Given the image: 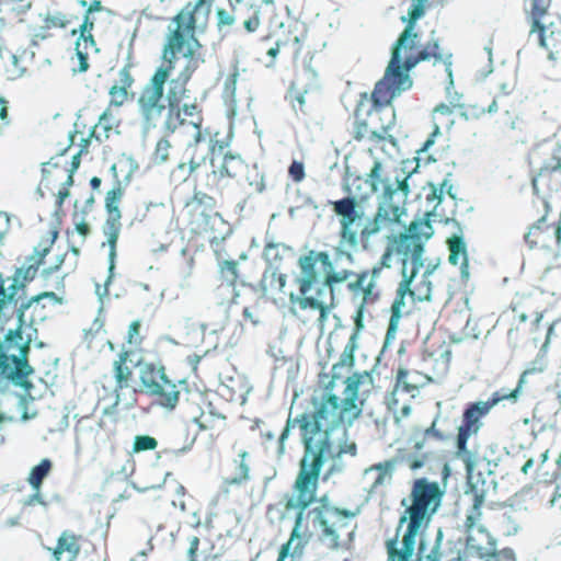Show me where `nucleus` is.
Returning a JSON list of instances; mask_svg holds the SVG:
<instances>
[{"label": "nucleus", "instance_id": "f257e3e1", "mask_svg": "<svg viewBox=\"0 0 561 561\" xmlns=\"http://www.w3.org/2000/svg\"><path fill=\"white\" fill-rule=\"evenodd\" d=\"M355 181L368 183L371 192L377 193V208L371 219L362 227L366 196L347 195L330 201L329 205L339 219V245L334 248L333 256L328 251L310 250L298 259L300 275L296 283L299 295L296 298L290 295V301L301 310L318 312L321 327L335 307V288L345 283L352 298L358 301L357 325H360L362 311L376 304L381 295L377 272L340 268L339 262L345 260L353 264L352 251L359 245L367 249L373 236L383 229L393 230L403 225L402 218L407 215V201L411 192L408 178L391 181L389 176H383L381 161L375 159L366 179L357 176Z\"/></svg>", "mask_w": 561, "mask_h": 561}, {"label": "nucleus", "instance_id": "f03ea898", "mask_svg": "<svg viewBox=\"0 0 561 561\" xmlns=\"http://www.w3.org/2000/svg\"><path fill=\"white\" fill-rule=\"evenodd\" d=\"M359 374H353L345 379L344 398L325 392L321 398L312 397L311 412H304L291 417L289 414L286 425L278 438V451L285 450V440L290 428L298 427L304 454L299 461V470L293 484V495L286 500L287 511H297L295 524L288 543L298 540L294 550L301 552L307 545L302 540V523L305 511L316 501L321 469L325 461L334 455L333 432L344 422L356 420L362 409L358 404V391L362 382Z\"/></svg>", "mask_w": 561, "mask_h": 561}, {"label": "nucleus", "instance_id": "7ed1b4c3", "mask_svg": "<svg viewBox=\"0 0 561 561\" xmlns=\"http://www.w3.org/2000/svg\"><path fill=\"white\" fill-rule=\"evenodd\" d=\"M203 45L198 39H184L178 32L167 35L161 51V64L144 85L137 104L139 113L148 126L156 127L164 117L167 135L181 128L192 129V140L187 149L188 174L195 172L205 161V156H196L199 142L204 139L202 129L203 107L197 99L188 100V82L196 70L205 62Z\"/></svg>", "mask_w": 561, "mask_h": 561}, {"label": "nucleus", "instance_id": "20e7f679", "mask_svg": "<svg viewBox=\"0 0 561 561\" xmlns=\"http://www.w3.org/2000/svg\"><path fill=\"white\" fill-rule=\"evenodd\" d=\"M443 491L437 482L416 479L412 485L411 504L399 518L396 536L386 541L387 561H410L416 539L427 528L440 505Z\"/></svg>", "mask_w": 561, "mask_h": 561}, {"label": "nucleus", "instance_id": "39448f33", "mask_svg": "<svg viewBox=\"0 0 561 561\" xmlns=\"http://www.w3.org/2000/svg\"><path fill=\"white\" fill-rule=\"evenodd\" d=\"M450 55L444 54L438 38H431L426 43L421 42L417 32H411V27H404L391 49V58L383 77L378 81V91L381 89L393 90L400 95L411 89L413 81L409 71L423 61L433 60L434 65H450Z\"/></svg>", "mask_w": 561, "mask_h": 561}, {"label": "nucleus", "instance_id": "423d86ee", "mask_svg": "<svg viewBox=\"0 0 561 561\" xmlns=\"http://www.w3.org/2000/svg\"><path fill=\"white\" fill-rule=\"evenodd\" d=\"M378 91V82L375 84L370 94L364 92L359 94V99L353 113V125L351 130L352 139L356 142L369 141L374 147H369L368 151L373 153L374 148L385 150L387 144L397 145V139L389 134L390 124L381 125L379 128H373L368 123V118L374 114H380L391 104L394 98L399 96L393 90Z\"/></svg>", "mask_w": 561, "mask_h": 561}, {"label": "nucleus", "instance_id": "0eeeda50", "mask_svg": "<svg viewBox=\"0 0 561 561\" xmlns=\"http://www.w3.org/2000/svg\"><path fill=\"white\" fill-rule=\"evenodd\" d=\"M69 140L70 146L51 157L42 168L41 185L56 194L59 206L70 194L81 156L89 150V138H84L83 131L75 130L69 135Z\"/></svg>", "mask_w": 561, "mask_h": 561}, {"label": "nucleus", "instance_id": "6e6552de", "mask_svg": "<svg viewBox=\"0 0 561 561\" xmlns=\"http://www.w3.org/2000/svg\"><path fill=\"white\" fill-rule=\"evenodd\" d=\"M528 370L524 371L518 380L514 390L507 394H500L494 392L486 401L470 402L466 405L460 425L457 427L455 436V457L460 459L468 473L472 472L478 465V457L468 447L469 438L476 436L483 426L482 419L485 417L490 411L503 400H516L520 393L523 385L526 380Z\"/></svg>", "mask_w": 561, "mask_h": 561}, {"label": "nucleus", "instance_id": "1a4fd4ad", "mask_svg": "<svg viewBox=\"0 0 561 561\" xmlns=\"http://www.w3.org/2000/svg\"><path fill=\"white\" fill-rule=\"evenodd\" d=\"M431 215V211H426L423 218L412 220L405 231L389 239L394 253L402 257L401 274L405 270L417 275L423 267L424 244L434 233Z\"/></svg>", "mask_w": 561, "mask_h": 561}, {"label": "nucleus", "instance_id": "9d476101", "mask_svg": "<svg viewBox=\"0 0 561 561\" xmlns=\"http://www.w3.org/2000/svg\"><path fill=\"white\" fill-rule=\"evenodd\" d=\"M30 343L24 340L21 329L9 331L3 344L0 342L1 375L24 389L32 387L28 377L34 373L27 359Z\"/></svg>", "mask_w": 561, "mask_h": 561}, {"label": "nucleus", "instance_id": "9b49d317", "mask_svg": "<svg viewBox=\"0 0 561 561\" xmlns=\"http://www.w3.org/2000/svg\"><path fill=\"white\" fill-rule=\"evenodd\" d=\"M497 110H499L497 108V100L495 98H493L492 101L488 105H484V104H471V105L450 104V105H448L445 103H440L437 106H435V108L433 110V113H432V119H433V124H434L433 131L431 133L428 138L425 140V142L422 145V147L416 151L419 154L415 158L416 167L412 171H410L408 174H405L403 176V179L408 178V180H409L411 174L416 171V169L419 167V162L421 160L420 156L422 153H425L428 150V148L432 145H434L436 136L440 134V129L445 128V129L449 130L451 128V126L455 123L456 114L460 115L463 119L468 121V119H478L485 114L495 113V112H497ZM389 179L392 181L391 178H389ZM396 179L402 180V178H400L398 175L393 179V181H396Z\"/></svg>", "mask_w": 561, "mask_h": 561}, {"label": "nucleus", "instance_id": "f8f14e48", "mask_svg": "<svg viewBox=\"0 0 561 561\" xmlns=\"http://www.w3.org/2000/svg\"><path fill=\"white\" fill-rule=\"evenodd\" d=\"M467 493L471 495L472 502L465 519V528L469 534L468 541L470 547L477 551V557L480 559L497 558L496 541L481 525L482 507L488 497L485 482L477 481V484L470 483V489Z\"/></svg>", "mask_w": 561, "mask_h": 561}, {"label": "nucleus", "instance_id": "ddd939ff", "mask_svg": "<svg viewBox=\"0 0 561 561\" xmlns=\"http://www.w3.org/2000/svg\"><path fill=\"white\" fill-rule=\"evenodd\" d=\"M551 5H528L529 38L542 47L551 61L561 62V18L550 12Z\"/></svg>", "mask_w": 561, "mask_h": 561}, {"label": "nucleus", "instance_id": "4468645a", "mask_svg": "<svg viewBox=\"0 0 561 561\" xmlns=\"http://www.w3.org/2000/svg\"><path fill=\"white\" fill-rule=\"evenodd\" d=\"M229 142L211 139L209 146L211 171L206 176L205 186L214 193H222L244 170V161L239 154L226 151Z\"/></svg>", "mask_w": 561, "mask_h": 561}, {"label": "nucleus", "instance_id": "2eb2a0df", "mask_svg": "<svg viewBox=\"0 0 561 561\" xmlns=\"http://www.w3.org/2000/svg\"><path fill=\"white\" fill-rule=\"evenodd\" d=\"M436 267L437 265H428L419 279L416 274L404 270L390 308L391 316L388 325V334L394 332L398 328L405 307L407 296H409L413 302L430 301L432 299L433 283L431 276L434 274Z\"/></svg>", "mask_w": 561, "mask_h": 561}, {"label": "nucleus", "instance_id": "dca6fc26", "mask_svg": "<svg viewBox=\"0 0 561 561\" xmlns=\"http://www.w3.org/2000/svg\"><path fill=\"white\" fill-rule=\"evenodd\" d=\"M216 199L202 191H195L185 203L184 215L191 231L196 234H208L209 239L220 238L219 230L225 220L216 210Z\"/></svg>", "mask_w": 561, "mask_h": 561}, {"label": "nucleus", "instance_id": "f3484780", "mask_svg": "<svg viewBox=\"0 0 561 561\" xmlns=\"http://www.w3.org/2000/svg\"><path fill=\"white\" fill-rule=\"evenodd\" d=\"M139 378L145 392L156 404L168 411L176 408L181 390L179 383L168 377L164 366L146 363L140 368Z\"/></svg>", "mask_w": 561, "mask_h": 561}, {"label": "nucleus", "instance_id": "a211bd4d", "mask_svg": "<svg viewBox=\"0 0 561 561\" xmlns=\"http://www.w3.org/2000/svg\"><path fill=\"white\" fill-rule=\"evenodd\" d=\"M311 514L314 524L321 528L320 540L328 542L331 550L341 547V533L348 530L350 520L356 516L355 512L331 505L317 506Z\"/></svg>", "mask_w": 561, "mask_h": 561}, {"label": "nucleus", "instance_id": "6ab92c4d", "mask_svg": "<svg viewBox=\"0 0 561 561\" xmlns=\"http://www.w3.org/2000/svg\"><path fill=\"white\" fill-rule=\"evenodd\" d=\"M125 194V190L119 181L116 182L114 187L106 193L104 199V207L106 211L105 220L102 225V233L106 239V244L110 248L108 261L110 271L114 268L116 259L117 241L122 231V211L119 209L121 202Z\"/></svg>", "mask_w": 561, "mask_h": 561}, {"label": "nucleus", "instance_id": "aec40b11", "mask_svg": "<svg viewBox=\"0 0 561 561\" xmlns=\"http://www.w3.org/2000/svg\"><path fill=\"white\" fill-rule=\"evenodd\" d=\"M524 240L530 250L556 256L561 244V221L548 222L547 216H542L528 229Z\"/></svg>", "mask_w": 561, "mask_h": 561}, {"label": "nucleus", "instance_id": "412c9836", "mask_svg": "<svg viewBox=\"0 0 561 561\" xmlns=\"http://www.w3.org/2000/svg\"><path fill=\"white\" fill-rule=\"evenodd\" d=\"M58 236V229L53 227L47 236L42 238L33 249L32 254L26 257V265L16 268L13 275V284L11 285V289H14L15 294L37 276L39 267L45 263V259L51 251Z\"/></svg>", "mask_w": 561, "mask_h": 561}, {"label": "nucleus", "instance_id": "4be33fe9", "mask_svg": "<svg viewBox=\"0 0 561 561\" xmlns=\"http://www.w3.org/2000/svg\"><path fill=\"white\" fill-rule=\"evenodd\" d=\"M214 0H196L187 2L180 12L173 18L174 28H171L167 35L179 33L184 39H197L195 33L199 20L206 24Z\"/></svg>", "mask_w": 561, "mask_h": 561}, {"label": "nucleus", "instance_id": "5701e85b", "mask_svg": "<svg viewBox=\"0 0 561 561\" xmlns=\"http://www.w3.org/2000/svg\"><path fill=\"white\" fill-rule=\"evenodd\" d=\"M531 183L535 194L541 198L561 190V146L553 151L551 161L540 167Z\"/></svg>", "mask_w": 561, "mask_h": 561}, {"label": "nucleus", "instance_id": "b1692460", "mask_svg": "<svg viewBox=\"0 0 561 561\" xmlns=\"http://www.w3.org/2000/svg\"><path fill=\"white\" fill-rule=\"evenodd\" d=\"M196 405L199 411L191 414V422L197 426V433H208L211 439L221 436L228 428L226 415L215 412L209 402L205 408H202L199 403Z\"/></svg>", "mask_w": 561, "mask_h": 561}, {"label": "nucleus", "instance_id": "393cba45", "mask_svg": "<svg viewBox=\"0 0 561 561\" xmlns=\"http://www.w3.org/2000/svg\"><path fill=\"white\" fill-rule=\"evenodd\" d=\"M84 542V536L76 533L72 529H64L54 547H48L47 550L50 552V561H76L82 549Z\"/></svg>", "mask_w": 561, "mask_h": 561}, {"label": "nucleus", "instance_id": "a878e982", "mask_svg": "<svg viewBox=\"0 0 561 561\" xmlns=\"http://www.w3.org/2000/svg\"><path fill=\"white\" fill-rule=\"evenodd\" d=\"M130 351H122L117 358L113 362V378L115 380L116 403L119 401L124 389L133 388V394L136 396L137 390L133 387L135 380L133 362L130 359Z\"/></svg>", "mask_w": 561, "mask_h": 561}, {"label": "nucleus", "instance_id": "bb28decb", "mask_svg": "<svg viewBox=\"0 0 561 561\" xmlns=\"http://www.w3.org/2000/svg\"><path fill=\"white\" fill-rule=\"evenodd\" d=\"M79 5L85 9L83 21L79 26V37H82V44L94 46L92 30L96 22V14L110 13V10L102 5L101 0H79Z\"/></svg>", "mask_w": 561, "mask_h": 561}, {"label": "nucleus", "instance_id": "cd10ccee", "mask_svg": "<svg viewBox=\"0 0 561 561\" xmlns=\"http://www.w3.org/2000/svg\"><path fill=\"white\" fill-rule=\"evenodd\" d=\"M135 83L130 66L126 65L118 71V80L110 88V102L107 107H119L129 99V90Z\"/></svg>", "mask_w": 561, "mask_h": 561}, {"label": "nucleus", "instance_id": "c85d7f7f", "mask_svg": "<svg viewBox=\"0 0 561 561\" xmlns=\"http://www.w3.org/2000/svg\"><path fill=\"white\" fill-rule=\"evenodd\" d=\"M433 381V377L416 369L399 368L396 376V389L407 393L417 391Z\"/></svg>", "mask_w": 561, "mask_h": 561}, {"label": "nucleus", "instance_id": "c756f323", "mask_svg": "<svg viewBox=\"0 0 561 561\" xmlns=\"http://www.w3.org/2000/svg\"><path fill=\"white\" fill-rule=\"evenodd\" d=\"M449 262L453 265L460 264V273L466 280L469 278V262L467 247L463 239L459 236H453L448 239Z\"/></svg>", "mask_w": 561, "mask_h": 561}, {"label": "nucleus", "instance_id": "7c9ffc66", "mask_svg": "<svg viewBox=\"0 0 561 561\" xmlns=\"http://www.w3.org/2000/svg\"><path fill=\"white\" fill-rule=\"evenodd\" d=\"M118 123L115 122L111 108L107 107L100 116L99 122L93 126L88 135L84 134V138H89V144L92 138L98 141L108 139L113 133H117Z\"/></svg>", "mask_w": 561, "mask_h": 561}, {"label": "nucleus", "instance_id": "2f4dec72", "mask_svg": "<svg viewBox=\"0 0 561 561\" xmlns=\"http://www.w3.org/2000/svg\"><path fill=\"white\" fill-rule=\"evenodd\" d=\"M248 453L239 454V459L234 460V473L224 479L222 485L225 492H229L234 486L244 484L250 479V467L247 462Z\"/></svg>", "mask_w": 561, "mask_h": 561}, {"label": "nucleus", "instance_id": "473e14b6", "mask_svg": "<svg viewBox=\"0 0 561 561\" xmlns=\"http://www.w3.org/2000/svg\"><path fill=\"white\" fill-rule=\"evenodd\" d=\"M219 279L222 285L236 288L239 278V264L234 260H224L218 266Z\"/></svg>", "mask_w": 561, "mask_h": 561}, {"label": "nucleus", "instance_id": "72a5a7b5", "mask_svg": "<svg viewBox=\"0 0 561 561\" xmlns=\"http://www.w3.org/2000/svg\"><path fill=\"white\" fill-rule=\"evenodd\" d=\"M394 467L393 460H387L385 462L376 463L371 466L366 472H376V478L373 481L371 489L376 490L379 486L383 485L387 481L391 479V473Z\"/></svg>", "mask_w": 561, "mask_h": 561}, {"label": "nucleus", "instance_id": "f704fd0d", "mask_svg": "<svg viewBox=\"0 0 561 561\" xmlns=\"http://www.w3.org/2000/svg\"><path fill=\"white\" fill-rule=\"evenodd\" d=\"M51 469V461L49 459H43L37 466L33 467L27 482L34 491H41L43 480L48 476Z\"/></svg>", "mask_w": 561, "mask_h": 561}, {"label": "nucleus", "instance_id": "c9c22d12", "mask_svg": "<svg viewBox=\"0 0 561 561\" xmlns=\"http://www.w3.org/2000/svg\"><path fill=\"white\" fill-rule=\"evenodd\" d=\"M530 300L529 295L517 294L510 305V309L513 313V321L517 323H524L528 319L526 312L527 305Z\"/></svg>", "mask_w": 561, "mask_h": 561}, {"label": "nucleus", "instance_id": "e433bc0d", "mask_svg": "<svg viewBox=\"0 0 561 561\" xmlns=\"http://www.w3.org/2000/svg\"><path fill=\"white\" fill-rule=\"evenodd\" d=\"M356 347H357V334L353 333L350 336V339L340 356V360L336 364H334L333 369H335L336 367H352L354 365V360H355L354 353H355Z\"/></svg>", "mask_w": 561, "mask_h": 561}, {"label": "nucleus", "instance_id": "4c0bfd02", "mask_svg": "<svg viewBox=\"0 0 561 561\" xmlns=\"http://www.w3.org/2000/svg\"><path fill=\"white\" fill-rule=\"evenodd\" d=\"M172 145L167 137L160 138L151 156L153 164H162L170 160Z\"/></svg>", "mask_w": 561, "mask_h": 561}, {"label": "nucleus", "instance_id": "58836bf2", "mask_svg": "<svg viewBox=\"0 0 561 561\" xmlns=\"http://www.w3.org/2000/svg\"><path fill=\"white\" fill-rule=\"evenodd\" d=\"M81 43H83L82 37H78V39L76 42V55H77V59H78V65L73 69L75 71H78V72H84L89 69V62H88L89 53L91 50H98L95 45L90 46L88 44L84 45Z\"/></svg>", "mask_w": 561, "mask_h": 561}, {"label": "nucleus", "instance_id": "ea45409f", "mask_svg": "<svg viewBox=\"0 0 561 561\" xmlns=\"http://www.w3.org/2000/svg\"><path fill=\"white\" fill-rule=\"evenodd\" d=\"M495 527L503 536H513L518 531L519 525L513 515L503 513L499 516Z\"/></svg>", "mask_w": 561, "mask_h": 561}, {"label": "nucleus", "instance_id": "a19ab883", "mask_svg": "<svg viewBox=\"0 0 561 561\" xmlns=\"http://www.w3.org/2000/svg\"><path fill=\"white\" fill-rule=\"evenodd\" d=\"M158 446V440L149 435H137L134 439L133 451L141 453L153 450Z\"/></svg>", "mask_w": 561, "mask_h": 561}, {"label": "nucleus", "instance_id": "79ce46f5", "mask_svg": "<svg viewBox=\"0 0 561 561\" xmlns=\"http://www.w3.org/2000/svg\"><path fill=\"white\" fill-rule=\"evenodd\" d=\"M216 18L217 28L219 32L230 28L236 22V15L224 8H218L216 10Z\"/></svg>", "mask_w": 561, "mask_h": 561}, {"label": "nucleus", "instance_id": "37998d69", "mask_svg": "<svg viewBox=\"0 0 561 561\" xmlns=\"http://www.w3.org/2000/svg\"><path fill=\"white\" fill-rule=\"evenodd\" d=\"M353 421L351 422H344L343 425H341L340 427H337L333 433H335L336 431L339 430H342L344 433H345V425L346 424H352ZM334 434H332V439L334 442V455L330 458V459H333L335 457H339L343 454H350L352 456H355L356 455V451H357V447H356V444L355 443H351V444H344V445H340V446H336L335 444V439L333 437Z\"/></svg>", "mask_w": 561, "mask_h": 561}, {"label": "nucleus", "instance_id": "c03bdc74", "mask_svg": "<svg viewBox=\"0 0 561 561\" xmlns=\"http://www.w3.org/2000/svg\"><path fill=\"white\" fill-rule=\"evenodd\" d=\"M141 323L139 320H135L129 324L126 341L129 345L138 346L142 342L140 335Z\"/></svg>", "mask_w": 561, "mask_h": 561}, {"label": "nucleus", "instance_id": "a18cd8bd", "mask_svg": "<svg viewBox=\"0 0 561 561\" xmlns=\"http://www.w3.org/2000/svg\"><path fill=\"white\" fill-rule=\"evenodd\" d=\"M392 254H396L392 247L390 245V243L388 242V245L385 250V252L382 253V255L380 256V260L378 261L377 264H375L370 270H376V276L378 278H380V275H381V272L383 268L386 267H390V261H391V256Z\"/></svg>", "mask_w": 561, "mask_h": 561}, {"label": "nucleus", "instance_id": "49530a36", "mask_svg": "<svg viewBox=\"0 0 561 561\" xmlns=\"http://www.w3.org/2000/svg\"><path fill=\"white\" fill-rule=\"evenodd\" d=\"M439 419H440V414H437L435 416V419L433 420L432 424L427 428H425V431L423 433L424 438L433 437L439 442L445 440L447 438V435L437 427Z\"/></svg>", "mask_w": 561, "mask_h": 561}, {"label": "nucleus", "instance_id": "de8ad7c7", "mask_svg": "<svg viewBox=\"0 0 561 561\" xmlns=\"http://www.w3.org/2000/svg\"><path fill=\"white\" fill-rule=\"evenodd\" d=\"M261 25L260 10L252 9V13L243 21V27L248 33H254Z\"/></svg>", "mask_w": 561, "mask_h": 561}, {"label": "nucleus", "instance_id": "09e8293b", "mask_svg": "<svg viewBox=\"0 0 561 561\" xmlns=\"http://www.w3.org/2000/svg\"><path fill=\"white\" fill-rule=\"evenodd\" d=\"M65 257H66V254H65V253H64V254H60V255H57V256H56V259H55V262H54L51 265H49V266H47V267H44V268L41 271V277H42L44 280H48V279H49V277H50L54 273L58 272V271L61 268V266H62V264H64V262H65Z\"/></svg>", "mask_w": 561, "mask_h": 561}, {"label": "nucleus", "instance_id": "8fccbe9b", "mask_svg": "<svg viewBox=\"0 0 561 561\" xmlns=\"http://www.w3.org/2000/svg\"><path fill=\"white\" fill-rule=\"evenodd\" d=\"M199 545L201 540L197 536L188 538L187 558L188 561H206V559L199 558Z\"/></svg>", "mask_w": 561, "mask_h": 561}, {"label": "nucleus", "instance_id": "3c124183", "mask_svg": "<svg viewBox=\"0 0 561 561\" xmlns=\"http://www.w3.org/2000/svg\"><path fill=\"white\" fill-rule=\"evenodd\" d=\"M428 459V456L427 454H421L419 456H404L402 457V461L405 462V465L411 469V470H417L420 468H422L426 460Z\"/></svg>", "mask_w": 561, "mask_h": 561}, {"label": "nucleus", "instance_id": "603ef678", "mask_svg": "<svg viewBox=\"0 0 561 561\" xmlns=\"http://www.w3.org/2000/svg\"><path fill=\"white\" fill-rule=\"evenodd\" d=\"M288 173L294 182H301L306 176L304 163L300 161H293L289 165Z\"/></svg>", "mask_w": 561, "mask_h": 561}, {"label": "nucleus", "instance_id": "864d4df0", "mask_svg": "<svg viewBox=\"0 0 561 561\" xmlns=\"http://www.w3.org/2000/svg\"><path fill=\"white\" fill-rule=\"evenodd\" d=\"M43 299H50L55 304L60 302V298L54 291H44L30 298L26 307H31L34 304H38Z\"/></svg>", "mask_w": 561, "mask_h": 561}, {"label": "nucleus", "instance_id": "5fc2aeb1", "mask_svg": "<svg viewBox=\"0 0 561 561\" xmlns=\"http://www.w3.org/2000/svg\"><path fill=\"white\" fill-rule=\"evenodd\" d=\"M440 362L438 364V367L435 368L433 370V374L436 376V377H439L442 375H445L447 371H448V368H449V360H450V354L448 351H445L442 355H440Z\"/></svg>", "mask_w": 561, "mask_h": 561}, {"label": "nucleus", "instance_id": "6e6d98bb", "mask_svg": "<svg viewBox=\"0 0 561 561\" xmlns=\"http://www.w3.org/2000/svg\"><path fill=\"white\" fill-rule=\"evenodd\" d=\"M423 14V8L421 5H414L409 11V19L405 27H411V32H416L415 22Z\"/></svg>", "mask_w": 561, "mask_h": 561}, {"label": "nucleus", "instance_id": "4d7b16f0", "mask_svg": "<svg viewBox=\"0 0 561 561\" xmlns=\"http://www.w3.org/2000/svg\"><path fill=\"white\" fill-rule=\"evenodd\" d=\"M442 198H443L442 190H439L435 185H431V191L426 195L427 203L433 204V208L435 209L440 204Z\"/></svg>", "mask_w": 561, "mask_h": 561}, {"label": "nucleus", "instance_id": "13d9d810", "mask_svg": "<svg viewBox=\"0 0 561 561\" xmlns=\"http://www.w3.org/2000/svg\"><path fill=\"white\" fill-rule=\"evenodd\" d=\"M35 504H39L43 506L47 505L46 501L43 499V496L41 494V491H34V493L32 495H30L24 502V505H27V506H33Z\"/></svg>", "mask_w": 561, "mask_h": 561}, {"label": "nucleus", "instance_id": "bf43d9fd", "mask_svg": "<svg viewBox=\"0 0 561 561\" xmlns=\"http://www.w3.org/2000/svg\"><path fill=\"white\" fill-rule=\"evenodd\" d=\"M271 277L272 282L276 284L278 291H283L287 283V276L283 273H277L274 271Z\"/></svg>", "mask_w": 561, "mask_h": 561}, {"label": "nucleus", "instance_id": "052dcab7", "mask_svg": "<svg viewBox=\"0 0 561 561\" xmlns=\"http://www.w3.org/2000/svg\"><path fill=\"white\" fill-rule=\"evenodd\" d=\"M8 124V105L7 101L0 98V127Z\"/></svg>", "mask_w": 561, "mask_h": 561}, {"label": "nucleus", "instance_id": "680f3d73", "mask_svg": "<svg viewBox=\"0 0 561 561\" xmlns=\"http://www.w3.org/2000/svg\"><path fill=\"white\" fill-rule=\"evenodd\" d=\"M76 231L82 236L83 238H87V236L90 233L91 231V228H90V225L84 221V220H81L79 222H76Z\"/></svg>", "mask_w": 561, "mask_h": 561}, {"label": "nucleus", "instance_id": "e2e57ef3", "mask_svg": "<svg viewBox=\"0 0 561 561\" xmlns=\"http://www.w3.org/2000/svg\"><path fill=\"white\" fill-rule=\"evenodd\" d=\"M291 543L285 542L280 546L278 551V557L276 561H285V559L289 556Z\"/></svg>", "mask_w": 561, "mask_h": 561}, {"label": "nucleus", "instance_id": "0e129e2a", "mask_svg": "<svg viewBox=\"0 0 561 561\" xmlns=\"http://www.w3.org/2000/svg\"><path fill=\"white\" fill-rule=\"evenodd\" d=\"M426 561H440V553L438 549L434 548L427 556Z\"/></svg>", "mask_w": 561, "mask_h": 561}, {"label": "nucleus", "instance_id": "69168bd1", "mask_svg": "<svg viewBox=\"0 0 561 561\" xmlns=\"http://www.w3.org/2000/svg\"><path fill=\"white\" fill-rule=\"evenodd\" d=\"M439 190H442V193H443L444 191H446V193H447L450 197L455 198V195H453V193H451V191H453V185H451L447 180H445V181L440 184V188H439Z\"/></svg>", "mask_w": 561, "mask_h": 561}, {"label": "nucleus", "instance_id": "338daca9", "mask_svg": "<svg viewBox=\"0 0 561 561\" xmlns=\"http://www.w3.org/2000/svg\"><path fill=\"white\" fill-rule=\"evenodd\" d=\"M527 5H543V4H552V0H524Z\"/></svg>", "mask_w": 561, "mask_h": 561}, {"label": "nucleus", "instance_id": "774afa93", "mask_svg": "<svg viewBox=\"0 0 561 561\" xmlns=\"http://www.w3.org/2000/svg\"><path fill=\"white\" fill-rule=\"evenodd\" d=\"M238 77H239V72L238 70L236 69L227 79V85H231L232 89H234V85L237 83V80H238Z\"/></svg>", "mask_w": 561, "mask_h": 561}]
</instances>
